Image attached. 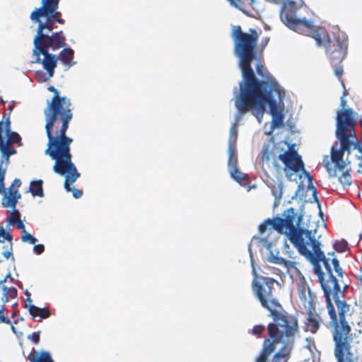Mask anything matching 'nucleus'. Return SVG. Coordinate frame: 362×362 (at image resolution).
Instances as JSON below:
<instances>
[{
  "instance_id": "obj_26",
  "label": "nucleus",
  "mask_w": 362,
  "mask_h": 362,
  "mask_svg": "<svg viewBox=\"0 0 362 362\" xmlns=\"http://www.w3.org/2000/svg\"><path fill=\"white\" fill-rule=\"evenodd\" d=\"M42 184L43 182L41 180H33L30 182L29 191L33 197H44Z\"/></svg>"
},
{
  "instance_id": "obj_3",
  "label": "nucleus",
  "mask_w": 362,
  "mask_h": 362,
  "mask_svg": "<svg viewBox=\"0 0 362 362\" xmlns=\"http://www.w3.org/2000/svg\"><path fill=\"white\" fill-rule=\"evenodd\" d=\"M334 342V354L337 362H362L358 341L351 332V327L362 322L360 313L350 304H341L339 310L329 315Z\"/></svg>"
},
{
  "instance_id": "obj_4",
  "label": "nucleus",
  "mask_w": 362,
  "mask_h": 362,
  "mask_svg": "<svg viewBox=\"0 0 362 362\" xmlns=\"http://www.w3.org/2000/svg\"><path fill=\"white\" fill-rule=\"evenodd\" d=\"M273 92L279 93V89L274 84H271L266 81H260L246 88H242L235 103L239 114L244 115L251 111L258 122L261 123L266 111V105L268 104L270 114L272 116V129L283 127L284 116L282 111L278 107Z\"/></svg>"
},
{
  "instance_id": "obj_7",
  "label": "nucleus",
  "mask_w": 362,
  "mask_h": 362,
  "mask_svg": "<svg viewBox=\"0 0 362 362\" xmlns=\"http://www.w3.org/2000/svg\"><path fill=\"white\" fill-rule=\"evenodd\" d=\"M72 141H66L63 146L48 145L45 151V153L48 155L52 160H55V163L52 168L53 171L61 175H66L64 183V189L67 192H72L73 197L76 199H78L83 195V191L71 187V185L81 175L71 160L72 156L70 151V145Z\"/></svg>"
},
{
  "instance_id": "obj_57",
  "label": "nucleus",
  "mask_w": 362,
  "mask_h": 362,
  "mask_svg": "<svg viewBox=\"0 0 362 362\" xmlns=\"http://www.w3.org/2000/svg\"><path fill=\"white\" fill-rule=\"evenodd\" d=\"M264 242H267V238L264 237Z\"/></svg>"
},
{
  "instance_id": "obj_47",
  "label": "nucleus",
  "mask_w": 362,
  "mask_h": 362,
  "mask_svg": "<svg viewBox=\"0 0 362 362\" xmlns=\"http://www.w3.org/2000/svg\"><path fill=\"white\" fill-rule=\"evenodd\" d=\"M3 256L6 258V259H9L11 257L13 256V252H12V245H11V249L10 250H6L4 251L3 253H2Z\"/></svg>"
},
{
  "instance_id": "obj_19",
  "label": "nucleus",
  "mask_w": 362,
  "mask_h": 362,
  "mask_svg": "<svg viewBox=\"0 0 362 362\" xmlns=\"http://www.w3.org/2000/svg\"><path fill=\"white\" fill-rule=\"evenodd\" d=\"M340 125H344L346 128V135H349L351 134V136L348 138V140L351 141L353 143L351 144V147L353 146L354 149L358 150V151L362 155V146L360 144L358 139L356 136V126H353V122L350 119L345 118L344 121L339 122Z\"/></svg>"
},
{
  "instance_id": "obj_46",
  "label": "nucleus",
  "mask_w": 362,
  "mask_h": 362,
  "mask_svg": "<svg viewBox=\"0 0 362 362\" xmlns=\"http://www.w3.org/2000/svg\"><path fill=\"white\" fill-rule=\"evenodd\" d=\"M5 123H6V119L4 121V120L0 121V140L4 139L2 136V134H3L4 132H5Z\"/></svg>"
},
{
  "instance_id": "obj_44",
  "label": "nucleus",
  "mask_w": 362,
  "mask_h": 362,
  "mask_svg": "<svg viewBox=\"0 0 362 362\" xmlns=\"http://www.w3.org/2000/svg\"><path fill=\"white\" fill-rule=\"evenodd\" d=\"M308 290V291L310 293V289L308 287H307L305 285H302L300 286V297H303L304 298H306V296H305V291Z\"/></svg>"
},
{
  "instance_id": "obj_55",
  "label": "nucleus",
  "mask_w": 362,
  "mask_h": 362,
  "mask_svg": "<svg viewBox=\"0 0 362 362\" xmlns=\"http://www.w3.org/2000/svg\"><path fill=\"white\" fill-rule=\"evenodd\" d=\"M307 175H308V177H309L310 180H312V177L310 175V174H309V173H308Z\"/></svg>"
},
{
  "instance_id": "obj_36",
  "label": "nucleus",
  "mask_w": 362,
  "mask_h": 362,
  "mask_svg": "<svg viewBox=\"0 0 362 362\" xmlns=\"http://www.w3.org/2000/svg\"><path fill=\"white\" fill-rule=\"evenodd\" d=\"M40 331L34 332L28 335V339L31 340L35 344H37L40 341Z\"/></svg>"
},
{
  "instance_id": "obj_45",
  "label": "nucleus",
  "mask_w": 362,
  "mask_h": 362,
  "mask_svg": "<svg viewBox=\"0 0 362 362\" xmlns=\"http://www.w3.org/2000/svg\"><path fill=\"white\" fill-rule=\"evenodd\" d=\"M15 225L16 226L17 228H18V229H20L21 230L22 234H23L24 233L27 232L25 230L24 224H23V223L22 222L21 220H19L18 221L15 223Z\"/></svg>"
},
{
  "instance_id": "obj_16",
  "label": "nucleus",
  "mask_w": 362,
  "mask_h": 362,
  "mask_svg": "<svg viewBox=\"0 0 362 362\" xmlns=\"http://www.w3.org/2000/svg\"><path fill=\"white\" fill-rule=\"evenodd\" d=\"M42 6L35 8L30 16L32 21H39V18L54 15L57 11L59 0H42Z\"/></svg>"
},
{
  "instance_id": "obj_42",
  "label": "nucleus",
  "mask_w": 362,
  "mask_h": 362,
  "mask_svg": "<svg viewBox=\"0 0 362 362\" xmlns=\"http://www.w3.org/2000/svg\"><path fill=\"white\" fill-rule=\"evenodd\" d=\"M11 194H12L13 199H16V204L18 203V199H21V195L19 193L18 190L14 189V190H9Z\"/></svg>"
},
{
  "instance_id": "obj_25",
  "label": "nucleus",
  "mask_w": 362,
  "mask_h": 362,
  "mask_svg": "<svg viewBox=\"0 0 362 362\" xmlns=\"http://www.w3.org/2000/svg\"><path fill=\"white\" fill-rule=\"evenodd\" d=\"M229 171L233 179H234L238 183L243 185L247 184L249 180L248 175L240 172L238 167L230 168Z\"/></svg>"
},
{
  "instance_id": "obj_40",
  "label": "nucleus",
  "mask_w": 362,
  "mask_h": 362,
  "mask_svg": "<svg viewBox=\"0 0 362 362\" xmlns=\"http://www.w3.org/2000/svg\"><path fill=\"white\" fill-rule=\"evenodd\" d=\"M21 185V180L18 178H16L11 183V185L9 187V190H14V189L18 190V188L20 187Z\"/></svg>"
},
{
  "instance_id": "obj_34",
  "label": "nucleus",
  "mask_w": 362,
  "mask_h": 362,
  "mask_svg": "<svg viewBox=\"0 0 362 362\" xmlns=\"http://www.w3.org/2000/svg\"><path fill=\"white\" fill-rule=\"evenodd\" d=\"M257 73L261 76L264 78H269V73L267 70L264 68V65L261 63H258L256 66Z\"/></svg>"
},
{
  "instance_id": "obj_31",
  "label": "nucleus",
  "mask_w": 362,
  "mask_h": 362,
  "mask_svg": "<svg viewBox=\"0 0 362 362\" xmlns=\"http://www.w3.org/2000/svg\"><path fill=\"white\" fill-rule=\"evenodd\" d=\"M12 235L5 230L4 227L0 225V243H4L5 240H8L10 243V245H12Z\"/></svg>"
},
{
  "instance_id": "obj_30",
  "label": "nucleus",
  "mask_w": 362,
  "mask_h": 362,
  "mask_svg": "<svg viewBox=\"0 0 362 362\" xmlns=\"http://www.w3.org/2000/svg\"><path fill=\"white\" fill-rule=\"evenodd\" d=\"M272 193L276 200H280L282 197V183L279 182L276 185L270 187Z\"/></svg>"
},
{
  "instance_id": "obj_33",
  "label": "nucleus",
  "mask_w": 362,
  "mask_h": 362,
  "mask_svg": "<svg viewBox=\"0 0 362 362\" xmlns=\"http://www.w3.org/2000/svg\"><path fill=\"white\" fill-rule=\"evenodd\" d=\"M264 330L265 327L263 325H257L253 327V328L250 331V333L256 336L257 337L260 338Z\"/></svg>"
},
{
  "instance_id": "obj_23",
  "label": "nucleus",
  "mask_w": 362,
  "mask_h": 362,
  "mask_svg": "<svg viewBox=\"0 0 362 362\" xmlns=\"http://www.w3.org/2000/svg\"><path fill=\"white\" fill-rule=\"evenodd\" d=\"M228 168L238 167V153L234 142L228 144Z\"/></svg>"
},
{
  "instance_id": "obj_8",
  "label": "nucleus",
  "mask_w": 362,
  "mask_h": 362,
  "mask_svg": "<svg viewBox=\"0 0 362 362\" xmlns=\"http://www.w3.org/2000/svg\"><path fill=\"white\" fill-rule=\"evenodd\" d=\"M45 21H42V18H39V21H33L38 23L37 28V34L34 37L33 44L36 49H43L49 51H56L66 46V36L62 30L52 33L48 35L46 33L52 32L57 28L56 23L64 25L65 21L62 18L61 13H56L54 15L42 16Z\"/></svg>"
},
{
  "instance_id": "obj_21",
  "label": "nucleus",
  "mask_w": 362,
  "mask_h": 362,
  "mask_svg": "<svg viewBox=\"0 0 362 362\" xmlns=\"http://www.w3.org/2000/svg\"><path fill=\"white\" fill-rule=\"evenodd\" d=\"M267 260L269 262H272V263L285 267L287 269L288 272L291 269L295 267V262H293L292 261L286 260L281 257H278L276 255H274L272 252L267 257Z\"/></svg>"
},
{
  "instance_id": "obj_20",
  "label": "nucleus",
  "mask_w": 362,
  "mask_h": 362,
  "mask_svg": "<svg viewBox=\"0 0 362 362\" xmlns=\"http://www.w3.org/2000/svg\"><path fill=\"white\" fill-rule=\"evenodd\" d=\"M74 50L70 47H64V49L59 52L58 59H59L64 64L67 65L68 68L76 64V62H74Z\"/></svg>"
},
{
  "instance_id": "obj_22",
  "label": "nucleus",
  "mask_w": 362,
  "mask_h": 362,
  "mask_svg": "<svg viewBox=\"0 0 362 362\" xmlns=\"http://www.w3.org/2000/svg\"><path fill=\"white\" fill-rule=\"evenodd\" d=\"M29 313L33 318L39 317L40 319H47L50 316L49 308H40L33 305L29 306Z\"/></svg>"
},
{
  "instance_id": "obj_52",
  "label": "nucleus",
  "mask_w": 362,
  "mask_h": 362,
  "mask_svg": "<svg viewBox=\"0 0 362 362\" xmlns=\"http://www.w3.org/2000/svg\"><path fill=\"white\" fill-rule=\"evenodd\" d=\"M5 277H6V279H9V278H11L12 279L10 274H8Z\"/></svg>"
},
{
  "instance_id": "obj_41",
  "label": "nucleus",
  "mask_w": 362,
  "mask_h": 362,
  "mask_svg": "<svg viewBox=\"0 0 362 362\" xmlns=\"http://www.w3.org/2000/svg\"><path fill=\"white\" fill-rule=\"evenodd\" d=\"M45 250V247L42 244L36 245L33 247V251L36 255H41Z\"/></svg>"
},
{
  "instance_id": "obj_18",
  "label": "nucleus",
  "mask_w": 362,
  "mask_h": 362,
  "mask_svg": "<svg viewBox=\"0 0 362 362\" xmlns=\"http://www.w3.org/2000/svg\"><path fill=\"white\" fill-rule=\"evenodd\" d=\"M322 319L320 316L317 313L315 308H309L307 313V317H305V330L310 332L312 334H315L320 329Z\"/></svg>"
},
{
  "instance_id": "obj_50",
  "label": "nucleus",
  "mask_w": 362,
  "mask_h": 362,
  "mask_svg": "<svg viewBox=\"0 0 362 362\" xmlns=\"http://www.w3.org/2000/svg\"><path fill=\"white\" fill-rule=\"evenodd\" d=\"M269 42V37H266L262 40V43H261V47L262 49L268 45Z\"/></svg>"
},
{
  "instance_id": "obj_12",
  "label": "nucleus",
  "mask_w": 362,
  "mask_h": 362,
  "mask_svg": "<svg viewBox=\"0 0 362 362\" xmlns=\"http://www.w3.org/2000/svg\"><path fill=\"white\" fill-rule=\"evenodd\" d=\"M348 38L346 37H336L333 42L329 41V46L327 52L329 54L332 66L334 69V74L339 79L343 75L344 69L341 62L347 53Z\"/></svg>"
},
{
  "instance_id": "obj_27",
  "label": "nucleus",
  "mask_w": 362,
  "mask_h": 362,
  "mask_svg": "<svg viewBox=\"0 0 362 362\" xmlns=\"http://www.w3.org/2000/svg\"><path fill=\"white\" fill-rule=\"evenodd\" d=\"M339 173H341V175L339 176L338 180L340 184L343 186L344 188L349 187L352 183L349 170H348L346 167L343 170H337V176Z\"/></svg>"
},
{
  "instance_id": "obj_2",
  "label": "nucleus",
  "mask_w": 362,
  "mask_h": 362,
  "mask_svg": "<svg viewBox=\"0 0 362 362\" xmlns=\"http://www.w3.org/2000/svg\"><path fill=\"white\" fill-rule=\"evenodd\" d=\"M252 281V291L262 307L269 312L273 321L267 327V337L255 362H288L299 332L297 317L282 308L274 288L278 281L270 277Z\"/></svg>"
},
{
  "instance_id": "obj_10",
  "label": "nucleus",
  "mask_w": 362,
  "mask_h": 362,
  "mask_svg": "<svg viewBox=\"0 0 362 362\" xmlns=\"http://www.w3.org/2000/svg\"><path fill=\"white\" fill-rule=\"evenodd\" d=\"M5 134L6 139L0 140V193L3 192L4 189V179L10 162V157L17 153L15 146H23L21 135L11 131V121L8 118L6 119Z\"/></svg>"
},
{
  "instance_id": "obj_35",
  "label": "nucleus",
  "mask_w": 362,
  "mask_h": 362,
  "mask_svg": "<svg viewBox=\"0 0 362 362\" xmlns=\"http://www.w3.org/2000/svg\"><path fill=\"white\" fill-rule=\"evenodd\" d=\"M21 240L24 243L28 242L32 245H35L37 241V240L34 236H33L28 232H25L23 234H22Z\"/></svg>"
},
{
  "instance_id": "obj_1",
  "label": "nucleus",
  "mask_w": 362,
  "mask_h": 362,
  "mask_svg": "<svg viewBox=\"0 0 362 362\" xmlns=\"http://www.w3.org/2000/svg\"><path fill=\"white\" fill-rule=\"evenodd\" d=\"M296 214L293 209L287 211L284 218L267 219L259 226L261 235L268 230L269 233L276 230L285 234L291 243L298 252L308 259L314 267V272L323 291L328 315L339 310L341 304H349L344 298V290L347 285L341 288L339 281H342L343 269L339 265L334 252H328L326 256L321 250L319 239L321 235L317 227L305 229L294 225Z\"/></svg>"
},
{
  "instance_id": "obj_15",
  "label": "nucleus",
  "mask_w": 362,
  "mask_h": 362,
  "mask_svg": "<svg viewBox=\"0 0 362 362\" xmlns=\"http://www.w3.org/2000/svg\"><path fill=\"white\" fill-rule=\"evenodd\" d=\"M33 55L36 57L35 62L42 64L43 68L47 71L49 77H52L58 60L56 55L49 53L48 50L35 47Z\"/></svg>"
},
{
  "instance_id": "obj_43",
  "label": "nucleus",
  "mask_w": 362,
  "mask_h": 362,
  "mask_svg": "<svg viewBox=\"0 0 362 362\" xmlns=\"http://www.w3.org/2000/svg\"><path fill=\"white\" fill-rule=\"evenodd\" d=\"M36 75L38 78V81H46L47 80H48L50 77H45V74L42 71H37L36 72Z\"/></svg>"
},
{
  "instance_id": "obj_56",
  "label": "nucleus",
  "mask_w": 362,
  "mask_h": 362,
  "mask_svg": "<svg viewBox=\"0 0 362 362\" xmlns=\"http://www.w3.org/2000/svg\"><path fill=\"white\" fill-rule=\"evenodd\" d=\"M359 239H360V240H362V233H361L360 234V235H359Z\"/></svg>"
},
{
  "instance_id": "obj_38",
  "label": "nucleus",
  "mask_w": 362,
  "mask_h": 362,
  "mask_svg": "<svg viewBox=\"0 0 362 362\" xmlns=\"http://www.w3.org/2000/svg\"><path fill=\"white\" fill-rule=\"evenodd\" d=\"M231 6L243 11V5H244V1L243 0H227Z\"/></svg>"
},
{
  "instance_id": "obj_29",
  "label": "nucleus",
  "mask_w": 362,
  "mask_h": 362,
  "mask_svg": "<svg viewBox=\"0 0 362 362\" xmlns=\"http://www.w3.org/2000/svg\"><path fill=\"white\" fill-rule=\"evenodd\" d=\"M7 218L6 221L9 225H15V223L21 220V214L18 209H13L12 212L10 214L9 211H6Z\"/></svg>"
},
{
  "instance_id": "obj_9",
  "label": "nucleus",
  "mask_w": 362,
  "mask_h": 362,
  "mask_svg": "<svg viewBox=\"0 0 362 362\" xmlns=\"http://www.w3.org/2000/svg\"><path fill=\"white\" fill-rule=\"evenodd\" d=\"M346 128L345 126L340 125L339 123L338 128H336L335 135L337 140L340 142V148L337 149L334 146L331 148V162L328 160L323 161L324 167L326 168L330 177H337V170H343L346 168V164L344 161V152L350 153L351 148V142L348 138L351 136V134L346 135Z\"/></svg>"
},
{
  "instance_id": "obj_11",
  "label": "nucleus",
  "mask_w": 362,
  "mask_h": 362,
  "mask_svg": "<svg viewBox=\"0 0 362 362\" xmlns=\"http://www.w3.org/2000/svg\"><path fill=\"white\" fill-rule=\"evenodd\" d=\"M287 27L298 33L311 36L319 46L325 45L329 41V34L324 28H315L312 21L301 18L300 13Z\"/></svg>"
},
{
  "instance_id": "obj_37",
  "label": "nucleus",
  "mask_w": 362,
  "mask_h": 362,
  "mask_svg": "<svg viewBox=\"0 0 362 362\" xmlns=\"http://www.w3.org/2000/svg\"><path fill=\"white\" fill-rule=\"evenodd\" d=\"M4 311H7V310L2 306L0 308V323L4 322L6 325H11V320L5 316Z\"/></svg>"
},
{
  "instance_id": "obj_54",
  "label": "nucleus",
  "mask_w": 362,
  "mask_h": 362,
  "mask_svg": "<svg viewBox=\"0 0 362 362\" xmlns=\"http://www.w3.org/2000/svg\"><path fill=\"white\" fill-rule=\"evenodd\" d=\"M11 329L13 331V332H16L14 326L11 325Z\"/></svg>"
},
{
  "instance_id": "obj_39",
  "label": "nucleus",
  "mask_w": 362,
  "mask_h": 362,
  "mask_svg": "<svg viewBox=\"0 0 362 362\" xmlns=\"http://www.w3.org/2000/svg\"><path fill=\"white\" fill-rule=\"evenodd\" d=\"M238 137V130L235 127H233L230 129V134L229 139V144L230 142H234L236 144V140Z\"/></svg>"
},
{
  "instance_id": "obj_6",
  "label": "nucleus",
  "mask_w": 362,
  "mask_h": 362,
  "mask_svg": "<svg viewBox=\"0 0 362 362\" xmlns=\"http://www.w3.org/2000/svg\"><path fill=\"white\" fill-rule=\"evenodd\" d=\"M231 37L234 42V53L239 58V66L242 71L243 81L240 83V90L263 81L256 78L251 66L256 56L259 37L258 33L252 28L249 33H245L238 25L233 28Z\"/></svg>"
},
{
  "instance_id": "obj_48",
  "label": "nucleus",
  "mask_w": 362,
  "mask_h": 362,
  "mask_svg": "<svg viewBox=\"0 0 362 362\" xmlns=\"http://www.w3.org/2000/svg\"><path fill=\"white\" fill-rule=\"evenodd\" d=\"M14 106H15V103H12L11 104H10L8 107V113L5 117V119H6L7 118H8V119L10 120V115L11 113V112L13 111V108H14Z\"/></svg>"
},
{
  "instance_id": "obj_5",
  "label": "nucleus",
  "mask_w": 362,
  "mask_h": 362,
  "mask_svg": "<svg viewBox=\"0 0 362 362\" xmlns=\"http://www.w3.org/2000/svg\"><path fill=\"white\" fill-rule=\"evenodd\" d=\"M47 90L53 93L52 99L47 102V106L43 112L45 119V127L48 139L47 146H63L66 141H73L66 135L73 118L72 104L69 98L61 96L53 86H49Z\"/></svg>"
},
{
  "instance_id": "obj_28",
  "label": "nucleus",
  "mask_w": 362,
  "mask_h": 362,
  "mask_svg": "<svg viewBox=\"0 0 362 362\" xmlns=\"http://www.w3.org/2000/svg\"><path fill=\"white\" fill-rule=\"evenodd\" d=\"M1 194H4L2 199H1V206L4 208H8V207H11L12 209L16 208V199H13L12 194H11L10 192H6L4 189V192H1Z\"/></svg>"
},
{
  "instance_id": "obj_49",
  "label": "nucleus",
  "mask_w": 362,
  "mask_h": 362,
  "mask_svg": "<svg viewBox=\"0 0 362 362\" xmlns=\"http://www.w3.org/2000/svg\"><path fill=\"white\" fill-rule=\"evenodd\" d=\"M339 80L341 81V85L344 88L343 94L341 97L345 98L348 95V90L345 88V84L344 83V80L342 79V76L341 77V79H339Z\"/></svg>"
},
{
  "instance_id": "obj_14",
  "label": "nucleus",
  "mask_w": 362,
  "mask_h": 362,
  "mask_svg": "<svg viewBox=\"0 0 362 362\" xmlns=\"http://www.w3.org/2000/svg\"><path fill=\"white\" fill-rule=\"evenodd\" d=\"M280 160L284 164V170L288 179L292 175V174H288V171L298 173L304 170V164L301 156L292 146H288V148L285 149Z\"/></svg>"
},
{
  "instance_id": "obj_13",
  "label": "nucleus",
  "mask_w": 362,
  "mask_h": 362,
  "mask_svg": "<svg viewBox=\"0 0 362 362\" xmlns=\"http://www.w3.org/2000/svg\"><path fill=\"white\" fill-rule=\"evenodd\" d=\"M285 151L282 142L272 143L263 146L262 151L259 156V164L263 168L267 165L269 167L270 162L275 168H278L277 160H281Z\"/></svg>"
},
{
  "instance_id": "obj_51",
  "label": "nucleus",
  "mask_w": 362,
  "mask_h": 362,
  "mask_svg": "<svg viewBox=\"0 0 362 362\" xmlns=\"http://www.w3.org/2000/svg\"><path fill=\"white\" fill-rule=\"evenodd\" d=\"M6 277H4V279L0 281V287L1 288L2 286H5L4 284L6 282Z\"/></svg>"
},
{
  "instance_id": "obj_24",
  "label": "nucleus",
  "mask_w": 362,
  "mask_h": 362,
  "mask_svg": "<svg viewBox=\"0 0 362 362\" xmlns=\"http://www.w3.org/2000/svg\"><path fill=\"white\" fill-rule=\"evenodd\" d=\"M1 290L3 291V295L1 298V301L3 305H5L8 302V300L15 298L17 296L18 291L13 287H7L6 286H2Z\"/></svg>"
},
{
  "instance_id": "obj_32",
  "label": "nucleus",
  "mask_w": 362,
  "mask_h": 362,
  "mask_svg": "<svg viewBox=\"0 0 362 362\" xmlns=\"http://www.w3.org/2000/svg\"><path fill=\"white\" fill-rule=\"evenodd\" d=\"M334 249L339 252H344L348 248V244L344 240L336 242L334 245Z\"/></svg>"
},
{
  "instance_id": "obj_17",
  "label": "nucleus",
  "mask_w": 362,
  "mask_h": 362,
  "mask_svg": "<svg viewBox=\"0 0 362 362\" xmlns=\"http://www.w3.org/2000/svg\"><path fill=\"white\" fill-rule=\"evenodd\" d=\"M340 106L341 109L337 112L336 128H338L340 120L344 121L345 118L350 119L353 126H356L357 113L352 108L347 107V101L344 97L340 98Z\"/></svg>"
},
{
  "instance_id": "obj_53",
  "label": "nucleus",
  "mask_w": 362,
  "mask_h": 362,
  "mask_svg": "<svg viewBox=\"0 0 362 362\" xmlns=\"http://www.w3.org/2000/svg\"><path fill=\"white\" fill-rule=\"evenodd\" d=\"M255 4V0H250V4L253 6Z\"/></svg>"
}]
</instances>
